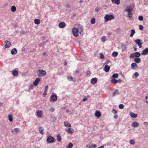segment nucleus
<instances>
[{
    "label": "nucleus",
    "mask_w": 148,
    "mask_h": 148,
    "mask_svg": "<svg viewBox=\"0 0 148 148\" xmlns=\"http://www.w3.org/2000/svg\"><path fill=\"white\" fill-rule=\"evenodd\" d=\"M79 73V71L77 70H76L75 71V75H78Z\"/></svg>",
    "instance_id": "obj_61"
},
{
    "label": "nucleus",
    "mask_w": 148,
    "mask_h": 148,
    "mask_svg": "<svg viewBox=\"0 0 148 148\" xmlns=\"http://www.w3.org/2000/svg\"><path fill=\"white\" fill-rule=\"evenodd\" d=\"M134 75L135 76L137 77L139 75V74L138 72H136L134 73Z\"/></svg>",
    "instance_id": "obj_59"
},
{
    "label": "nucleus",
    "mask_w": 148,
    "mask_h": 148,
    "mask_svg": "<svg viewBox=\"0 0 148 148\" xmlns=\"http://www.w3.org/2000/svg\"><path fill=\"white\" fill-rule=\"evenodd\" d=\"M131 67L132 69H136L137 68V65L136 63H132L131 64Z\"/></svg>",
    "instance_id": "obj_15"
},
{
    "label": "nucleus",
    "mask_w": 148,
    "mask_h": 148,
    "mask_svg": "<svg viewBox=\"0 0 148 148\" xmlns=\"http://www.w3.org/2000/svg\"><path fill=\"white\" fill-rule=\"evenodd\" d=\"M16 8L15 6H12L11 8V10L12 12H14L16 11Z\"/></svg>",
    "instance_id": "obj_35"
},
{
    "label": "nucleus",
    "mask_w": 148,
    "mask_h": 148,
    "mask_svg": "<svg viewBox=\"0 0 148 148\" xmlns=\"http://www.w3.org/2000/svg\"><path fill=\"white\" fill-rule=\"evenodd\" d=\"M36 115L38 118H41L43 115V112L41 110H38L36 113Z\"/></svg>",
    "instance_id": "obj_7"
},
{
    "label": "nucleus",
    "mask_w": 148,
    "mask_h": 148,
    "mask_svg": "<svg viewBox=\"0 0 148 148\" xmlns=\"http://www.w3.org/2000/svg\"><path fill=\"white\" fill-rule=\"evenodd\" d=\"M134 61L136 63H139L141 62V59L140 58H136L134 59Z\"/></svg>",
    "instance_id": "obj_29"
},
{
    "label": "nucleus",
    "mask_w": 148,
    "mask_h": 148,
    "mask_svg": "<svg viewBox=\"0 0 148 148\" xmlns=\"http://www.w3.org/2000/svg\"><path fill=\"white\" fill-rule=\"evenodd\" d=\"M122 51H124V50H125L126 47L125 45H123L122 47Z\"/></svg>",
    "instance_id": "obj_51"
},
{
    "label": "nucleus",
    "mask_w": 148,
    "mask_h": 148,
    "mask_svg": "<svg viewBox=\"0 0 148 148\" xmlns=\"http://www.w3.org/2000/svg\"><path fill=\"white\" fill-rule=\"evenodd\" d=\"M13 116L12 114H9L8 116V120L10 122H12L13 121Z\"/></svg>",
    "instance_id": "obj_24"
},
{
    "label": "nucleus",
    "mask_w": 148,
    "mask_h": 148,
    "mask_svg": "<svg viewBox=\"0 0 148 148\" xmlns=\"http://www.w3.org/2000/svg\"><path fill=\"white\" fill-rule=\"evenodd\" d=\"M140 54L138 52H136L135 53V56L137 58L140 56Z\"/></svg>",
    "instance_id": "obj_40"
},
{
    "label": "nucleus",
    "mask_w": 148,
    "mask_h": 148,
    "mask_svg": "<svg viewBox=\"0 0 148 148\" xmlns=\"http://www.w3.org/2000/svg\"><path fill=\"white\" fill-rule=\"evenodd\" d=\"M110 67L108 65H106L104 68V71L106 72H108L110 69Z\"/></svg>",
    "instance_id": "obj_23"
},
{
    "label": "nucleus",
    "mask_w": 148,
    "mask_h": 148,
    "mask_svg": "<svg viewBox=\"0 0 148 148\" xmlns=\"http://www.w3.org/2000/svg\"><path fill=\"white\" fill-rule=\"evenodd\" d=\"M138 19L140 21H142L143 20V18L142 16H140L138 17Z\"/></svg>",
    "instance_id": "obj_48"
},
{
    "label": "nucleus",
    "mask_w": 148,
    "mask_h": 148,
    "mask_svg": "<svg viewBox=\"0 0 148 148\" xmlns=\"http://www.w3.org/2000/svg\"><path fill=\"white\" fill-rule=\"evenodd\" d=\"M26 33H27V32L24 31H22L20 32V34H26Z\"/></svg>",
    "instance_id": "obj_57"
},
{
    "label": "nucleus",
    "mask_w": 148,
    "mask_h": 148,
    "mask_svg": "<svg viewBox=\"0 0 148 148\" xmlns=\"http://www.w3.org/2000/svg\"><path fill=\"white\" fill-rule=\"evenodd\" d=\"M118 116L117 115H115L114 116V118L116 119L118 118Z\"/></svg>",
    "instance_id": "obj_62"
},
{
    "label": "nucleus",
    "mask_w": 148,
    "mask_h": 148,
    "mask_svg": "<svg viewBox=\"0 0 148 148\" xmlns=\"http://www.w3.org/2000/svg\"><path fill=\"white\" fill-rule=\"evenodd\" d=\"M64 126L66 127H71V125L67 121H65L64 122Z\"/></svg>",
    "instance_id": "obj_22"
},
{
    "label": "nucleus",
    "mask_w": 148,
    "mask_h": 148,
    "mask_svg": "<svg viewBox=\"0 0 148 148\" xmlns=\"http://www.w3.org/2000/svg\"><path fill=\"white\" fill-rule=\"evenodd\" d=\"M135 56V54H134V53H131L130 54V58H134Z\"/></svg>",
    "instance_id": "obj_53"
},
{
    "label": "nucleus",
    "mask_w": 148,
    "mask_h": 148,
    "mask_svg": "<svg viewBox=\"0 0 148 148\" xmlns=\"http://www.w3.org/2000/svg\"><path fill=\"white\" fill-rule=\"evenodd\" d=\"M73 146V145L71 143H69L68 145L66 146V148H72Z\"/></svg>",
    "instance_id": "obj_33"
},
{
    "label": "nucleus",
    "mask_w": 148,
    "mask_h": 148,
    "mask_svg": "<svg viewBox=\"0 0 148 148\" xmlns=\"http://www.w3.org/2000/svg\"><path fill=\"white\" fill-rule=\"evenodd\" d=\"M99 57L101 59H103L104 58V56L101 53L99 54Z\"/></svg>",
    "instance_id": "obj_42"
},
{
    "label": "nucleus",
    "mask_w": 148,
    "mask_h": 148,
    "mask_svg": "<svg viewBox=\"0 0 148 148\" xmlns=\"http://www.w3.org/2000/svg\"><path fill=\"white\" fill-rule=\"evenodd\" d=\"M119 94L120 93L119 91L117 89H116L115 90V92H113V94L112 96L113 97H115L119 95Z\"/></svg>",
    "instance_id": "obj_27"
},
{
    "label": "nucleus",
    "mask_w": 148,
    "mask_h": 148,
    "mask_svg": "<svg viewBox=\"0 0 148 148\" xmlns=\"http://www.w3.org/2000/svg\"><path fill=\"white\" fill-rule=\"evenodd\" d=\"M51 101H56L57 99V97L56 95H52L51 97Z\"/></svg>",
    "instance_id": "obj_9"
},
{
    "label": "nucleus",
    "mask_w": 148,
    "mask_h": 148,
    "mask_svg": "<svg viewBox=\"0 0 148 148\" xmlns=\"http://www.w3.org/2000/svg\"><path fill=\"white\" fill-rule=\"evenodd\" d=\"M124 105L122 104H120L119 106V108L120 109H123L124 108Z\"/></svg>",
    "instance_id": "obj_44"
},
{
    "label": "nucleus",
    "mask_w": 148,
    "mask_h": 148,
    "mask_svg": "<svg viewBox=\"0 0 148 148\" xmlns=\"http://www.w3.org/2000/svg\"><path fill=\"white\" fill-rule=\"evenodd\" d=\"M134 5L133 4L128 5L126 7L125 11L127 12L128 13L132 12L134 8Z\"/></svg>",
    "instance_id": "obj_2"
},
{
    "label": "nucleus",
    "mask_w": 148,
    "mask_h": 148,
    "mask_svg": "<svg viewBox=\"0 0 148 148\" xmlns=\"http://www.w3.org/2000/svg\"><path fill=\"white\" fill-rule=\"evenodd\" d=\"M111 82L112 84H116L118 82V81L115 78H112L111 79Z\"/></svg>",
    "instance_id": "obj_28"
},
{
    "label": "nucleus",
    "mask_w": 148,
    "mask_h": 148,
    "mask_svg": "<svg viewBox=\"0 0 148 148\" xmlns=\"http://www.w3.org/2000/svg\"><path fill=\"white\" fill-rule=\"evenodd\" d=\"M112 112L113 113L115 114L117 113V111L115 109H113L112 110Z\"/></svg>",
    "instance_id": "obj_55"
},
{
    "label": "nucleus",
    "mask_w": 148,
    "mask_h": 148,
    "mask_svg": "<svg viewBox=\"0 0 148 148\" xmlns=\"http://www.w3.org/2000/svg\"><path fill=\"white\" fill-rule=\"evenodd\" d=\"M57 140L58 142H60L61 140V138L59 134H57L56 135Z\"/></svg>",
    "instance_id": "obj_31"
},
{
    "label": "nucleus",
    "mask_w": 148,
    "mask_h": 148,
    "mask_svg": "<svg viewBox=\"0 0 148 148\" xmlns=\"http://www.w3.org/2000/svg\"><path fill=\"white\" fill-rule=\"evenodd\" d=\"M38 75V77H43L46 74V72L42 69H40L37 71Z\"/></svg>",
    "instance_id": "obj_4"
},
{
    "label": "nucleus",
    "mask_w": 148,
    "mask_h": 148,
    "mask_svg": "<svg viewBox=\"0 0 148 148\" xmlns=\"http://www.w3.org/2000/svg\"><path fill=\"white\" fill-rule=\"evenodd\" d=\"M47 142L49 144L52 143L55 141L54 138L52 136H49L47 139Z\"/></svg>",
    "instance_id": "obj_5"
},
{
    "label": "nucleus",
    "mask_w": 148,
    "mask_h": 148,
    "mask_svg": "<svg viewBox=\"0 0 148 148\" xmlns=\"http://www.w3.org/2000/svg\"><path fill=\"white\" fill-rule=\"evenodd\" d=\"M11 45V42L7 40H5V48H9Z\"/></svg>",
    "instance_id": "obj_8"
},
{
    "label": "nucleus",
    "mask_w": 148,
    "mask_h": 148,
    "mask_svg": "<svg viewBox=\"0 0 148 148\" xmlns=\"http://www.w3.org/2000/svg\"><path fill=\"white\" fill-rule=\"evenodd\" d=\"M12 74L13 76H16L18 75V72L16 70H14L12 71Z\"/></svg>",
    "instance_id": "obj_17"
},
{
    "label": "nucleus",
    "mask_w": 148,
    "mask_h": 148,
    "mask_svg": "<svg viewBox=\"0 0 148 148\" xmlns=\"http://www.w3.org/2000/svg\"><path fill=\"white\" fill-rule=\"evenodd\" d=\"M118 82L119 83H121L122 82V80L121 79H119L118 80Z\"/></svg>",
    "instance_id": "obj_63"
},
{
    "label": "nucleus",
    "mask_w": 148,
    "mask_h": 148,
    "mask_svg": "<svg viewBox=\"0 0 148 148\" xmlns=\"http://www.w3.org/2000/svg\"><path fill=\"white\" fill-rule=\"evenodd\" d=\"M95 22V18H92L91 21V23L92 24H94Z\"/></svg>",
    "instance_id": "obj_38"
},
{
    "label": "nucleus",
    "mask_w": 148,
    "mask_h": 148,
    "mask_svg": "<svg viewBox=\"0 0 148 148\" xmlns=\"http://www.w3.org/2000/svg\"><path fill=\"white\" fill-rule=\"evenodd\" d=\"M145 101L146 103H148V96H147L146 97Z\"/></svg>",
    "instance_id": "obj_58"
},
{
    "label": "nucleus",
    "mask_w": 148,
    "mask_h": 148,
    "mask_svg": "<svg viewBox=\"0 0 148 148\" xmlns=\"http://www.w3.org/2000/svg\"><path fill=\"white\" fill-rule=\"evenodd\" d=\"M118 55V53L116 51L114 52L112 54V56L113 57H115L117 56Z\"/></svg>",
    "instance_id": "obj_34"
},
{
    "label": "nucleus",
    "mask_w": 148,
    "mask_h": 148,
    "mask_svg": "<svg viewBox=\"0 0 148 148\" xmlns=\"http://www.w3.org/2000/svg\"><path fill=\"white\" fill-rule=\"evenodd\" d=\"M132 12H130L128 13V16L130 18H132L133 16V14L132 13Z\"/></svg>",
    "instance_id": "obj_43"
},
{
    "label": "nucleus",
    "mask_w": 148,
    "mask_h": 148,
    "mask_svg": "<svg viewBox=\"0 0 148 148\" xmlns=\"http://www.w3.org/2000/svg\"><path fill=\"white\" fill-rule=\"evenodd\" d=\"M34 22L35 24L39 25L40 23V21L39 19H36L34 20Z\"/></svg>",
    "instance_id": "obj_32"
},
{
    "label": "nucleus",
    "mask_w": 148,
    "mask_h": 148,
    "mask_svg": "<svg viewBox=\"0 0 148 148\" xmlns=\"http://www.w3.org/2000/svg\"><path fill=\"white\" fill-rule=\"evenodd\" d=\"M101 40H102V41L103 42H105L106 40V37L105 36H103L101 37Z\"/></svg>",
    "instance_id": "obj_41"
},
{
    "label": "nucleus",
    "mask_w": 148,
    "mask_h": 148,
    "mask_svg": "<svg viewBox=\"0 0 148 148\" xmlns=\"http://www.w3.org/2000/svg\"><path fill=\"white\" fill-rule=\"evenodd\" d=\"M130 115L133 118H136L137 116V114H134L131 112H130Z\"/></svg>",
    "instance_id": "obj_18"
},
{
    "label": "nucleus",
    "mask_w": 148,
    "mask_h": 148,
    "mask_svg": "<svg viewBox=\"0 0 148 148\" xmlns=\"http://www.w3.org/2000/svg\"><path fill=\"white\" fill-rule=\"evenodd\" d=\"M119 75L117 73L114 74L112 76V78H116L118 77Z\"/></svg>",
    "instance_id": "obj_36"
},
{
    "label": "nucleus",
    "mask_w": 148,
    "mask_h": 148,
    "mask_svg": "<svg viewBox=\"0 0 148 148\" xmlns=\"http://www.w3.org/2000/svg\"><path fill=\"white\" fill-rule=\"evenodd\" d=\"M67 78L69 81H73L74 82L76 81V79L75 78L72 77L71 76L68 77Z\"/></svg>",
    "instance_id": "obj_19"
},
{
    "label": "nucleus",
    "mask_w": 148,
    "mask_h": 148,
    "mask_svg": "<svg viewBox=\"0 0 148 148\" xmlns=\"http://www.w3.org/2000/svg\"><path fill=\"white\" fill-rule=\"evenodd\" d=\"M87 147L88 148H95L97 147L95 144H89L87 145Z\"/></svg>",
    "instance_id": "obj_25"
},
{
    "label": "nucleus",
    "mask_w": 148,
    "mask_h": 148,
    "mask_svg": "<svg viewBox=\"0 0 148 148\" xmlns=\"http://www.w3.org/2000/svg\"><path fill=\"white\" fill-rule=\"evenodd\" d=\"M109 62H110V60H108L104 63V65L105 66L107 65V64H108Z\"/></svg>",
    "instance_id": "obj_47"
},
{
    "label": "nucleus",
    "mask_w": 148,
    "mask_h": 148,
    "mask_svg": "<svg viewBox=\"0 0 148 148\" xmlns=\"http://www.w3.org/2000/svg\"><path fill=\"white\" fill-rule=\"evenodd\" d=\"M139 123L136 122H134L132 124V126L134 127H138L139 126Z\"/></svg>",
    "instance_id": "obj_20"
},
{
    "label": "nucleus",
    "mask_w": 148,
    "mask_h": 148,
    "mask_svg": "<svg viewBox=\"0 0 148 148\" xmlns=\"http://www.w3.org/2000/svg\"><path fill=\"white\" fill-rule=\"evenodd\" d=\"M95 116L98 118H99L101 116L100 112L98 110H96L95 113Z\"/></svg>",
    "instance_id": "obj_14"
},
{
    "label": "nucleus",
    "mask_w": 148,
    "mask_h": 148,
    "mask_svg": "<svg viewBox=\"0 0 148 148\" xmlns=\"http://www.w3.org/2000/svg\"><path fill=\"white\" fill-rule=\"evenodd\" d=\"M86 74L87 76H90L91 75V72L90 71H88L86 72Z\"/></svg>",
    "instance_id": "obj_49"
},
{
    "label": "nucleus",
    "mask_w": 148,
    "mask_h": 148,
    "mask_svg": "<svg viewBox=\"0 0 148 148\" xmlns=\"http://www.w3.org/2000/svg\"><path fill=\"white\" fill-rule=\"evenodd\" d=\"M112 3L117 5H119L120 3V0H111Z\"/></svg>",
    "instance_id": "obj_16"
},
{
    "label": "nucleus",
    "mask_w": 148,
    "mask_h": 148,
    "mask_svg": "<svg viewBox=\"0 0 148 148\" xmlns=\"http://www.w3.org/2000/svg\"><path fill=\"white\" fill-rule=\"evenodd\" d=\"M66 26V24L64 22H60L58 25L59 27L61 28L64 27Z\"/></svg>",
    "instance_id": "obj_10"
},
{
    "label": "nucleus",
    "mask_w": 148,
    "mask_h": 148,
    "mask_svg": "<svg viewBox=\"0 0 148 148\" xmlns=\"http://www.w3.org/2000/svg\"><path fill=\"white\" fill-rule=\"evenodd\" d=\"M40 81V79L38 78L36 79V80L33 82L34 85L35 86H37L38 85V83Z\"/></svg>",
    "instance_id": "obj_12"
},
{
    "label": "nucleus",
    "mask_w": 148,
    "mask_h": 148,
    "mask_svg": "<svg viewBox=\"0 0 148 148\" xmlns=\"http://www.w3.org/2000/svg\"><path fill=\"white\" fill-rule=\"evenodd\" d=\"M130 143L131 145H134L135 143V142L133 140H131L130 141Z\"/></svg>",
    "instance_id": "obj_50"
},
{
    "label": "nucleus",
    "mask_w": 148,
    "mask_h": 148,
    "mask_svg": "<svg viewBox=\"0 0 148 148\" xmlns=\"http://www.w3.org/2000/svg\"><path fill=\"white\" fill-rule=\"evenodd\" d=\"M55 109L52 108H51L49 110V111L52 112H54L55 111Z\"/></svg>",
    "instance_id": "obj_52"
},
{
    "label": "nucleus",
    "mask_w": 148,
    "mask_h": 148,
    "mask_svg": "<svg viewBox=\"0 0 148 148\" xmlns=\"http://www.w3.org/2000/svg\"><path fill=\"white\" fill-rule=\"evenodd\" d=\"M83 29L82 27H80L79 28L78 27V29L75 28H73L72 29V33L73 36L75 37H77L78 36V33L81 34L83 31Z\"/></svg>",
    "instance_id": "obj_1"
},
{
    "label": "nucleus",
    "mask_w": 148,
    "mask_h": 148,
    "mask_svg": "<svg viewBox=\"0 0 148 148\" xmlns=\"http://www.w3.org/2000/svg\"><path fill=\"white\" fill-rule=\"evenodd\" d=\"M97 82V78L96 77H95L92 78L90 80V83L92 84H95Z\"/></svg>",
    "instance_id": "obj_11"
},
{
    "label": "nucleus",
    "mask_w": 148,
    "mask_h": 148,
    "mask_svg": "<svg viewBox=\"0 0 148 148\" xmlns=\"http://www.w3.org/2000/svg\"><path fill=\"white\" fill-rule=\"evenodd\" d=\"M11 54L14 55L16 54L17 53V51L16 49L14 48L12 49L11 51Z\"/></svg>",
    "instance_id": "obj_21"
},
{
    "label": "nucleus",
    "mask_w": 148,
    "mask_h": 148,
    "mask_svg": "<svg viewBox=\"0 0 148 148\" xmlns=\"http://www.w3.org/2000/svg\"><path fill=\"white\" fill-rule=\"evenodd\" d=\"M148 53V48H146L145 49L143 50L141 54L143 55H145Z\"/></svg>",
    "instance_id": "obj_13"
},
{
    "label": "nucleus",
    "mask_w": 148,
    "mask_h": 148,
    "mask_svg": "<svg viewBox=\"0 0 148 148\" xmlns=\"http://www.w3.org/2000/svg\"><path fill=\"white\" fill-rule=\"evenodd\" d=\"M47 92L45 91L43 93V95H44L45 96L47 95Z\"/></svg>",
    "instance_id": "obj_64"
},
{
    "label": "nucleus",
    "mask_w": 148,
    "mask_h": 148,
    "mask_svg": "<svg viewBox=\"0 0 148 148\" xmlns=\"http://www.w3.org/2000/svg\"><path fill=\"white\" fill-rule=\"evenodd\" d=\"M20 131V129L18 128H15L14 130H12V133L14 134V132L16 133Z\"/></svg>",
    "instance_id": "obj_30"
},
{
    "label": "nucleus",
    "mask_w": 148,
    "mask_h": 148,
    "mask_svg": "<svg viewBox=\"0 0 148 148\" xmlns=\"http://www.w3.org/2000/svg\"><path fill=\"white\" fill-rule=\"evenodd\" d=\"M134 42L139 46L140 48L142 47V45L143 44V42L140 39H137L134 40Z\"/></svg>",
    "instance_id": "obj_6"
},
{
    "label": "nucleus",
    "mask_w": 148,
    "mask_h": 148,
    "mask_svg": "<svg viewBox=\"0 0 148 148\" xmlns=\"http://www.w3.org/2000/svg\"><path fill=\"white\" fill-rule=\"evenodd\" d=\"M139 29L141 30H143V27L141 25H139Z\"/></svg>",
    "instance_id": "obj_54"
},
{
    "label": "nucleus",
    "mask_w": 148,
    "mask_h": 148,
    "mask_svg": "<svg viewBox=\"0 0 148 148\" xmlns=\"http://www.w3.org/2000/svg\"><path fill=\"white\" fill-rule=\"evenodd\" d=\"M44 130L43 127L41 126L40 127H39L38 131H39V133L41 134H43V132Z\"/></svg>",
    "instance_id": "obj_26"
},
{
    "label": "nucleus",
    "mask_w": 148,
    "mask_h": 148,
    "mask_svg": "<svg viewBox=\"0 0 148 148\" xmlns=\"http://www.w3.org/2000/svg\"><path fill=\"white\" fill-rule=\"evenodd\" d=\"M48 89V86H45V91L47 92V90Z\"/></svg>",
    "instance_id": "obj_56"
},
{
    "label": "nucleus",
    "mask_w": 148,
    "mask_h": 148,
    "mask_svg": "<svg viewBox=\"0 0 148 148\" xmlns=\"http://www.w3.org/2000/svg\"><path fill=\"white\" fill-rule=\"evenodd\" d=\"M57 118H56L53 117H52L51 118V121L53 122H55L56 121Z\"/></svg>",
    "instance_id": "obj_45"
},
{
    "label": "nucleus",
    "mask_w": 148,
    "mask_h": 148,
    "mask_svg": "<svg viewBox=\"0 0 148 148\" xmlns=\"http://www.w3.org/2000/svg\"><path fill=\"white\" fill-rule=\"evenodd\" d=\"M67 132L71 134L73 132V130L71 128H69L68 129Z\"/></svg>",
    "instance_id": "obj_37"
},
{
    "label": "nucleus",
    "mask_w": 148,
    "mask_h": 148,
    "mask_svg": "<svg viewBox=\"0 0 148 148\" xmlns=\"http://www.w3.org/2000/svg\"><path fill=\"white\" fill-rule=\"evenodd\" d=\"M34 84H32L30 85L29 87V89L30 90L33 89L34 88Z\"/></svg>",
    "instance_id": "obj_46"
},
{
    "label": "nucleus",
    "mask_w": 148,
    "mask_h": 148,
    "mask_svg": "<svg viewBox=\"0 0 148 148\" xmlns=\"http://www.w3.org/2000/svg\"><path fill=\"white\" fill-rule=\"evenodd\" d=\"M114 17L112 15L106 14L104 16L105 22H106L114 19Z\"/></svg>",
    "instance_id": "obj_3"
},
{
    "label": "nucleus",
    "mask_w": 148,
    "mask_h": 148,
    "mask_svg": "<svg viewBox=\"0 0 148 148\" xmlns=\"http://www.w3.org/2000/svg\"><path fill=\"white\" fill-rule=\"evenodd\" d=\"M99 10H100V8H95V11L96 12H98L99 11Z\"/></svg>",
    "instance_id": "obj_60"
},
{
    "label": "nucleus",
    "mask_w": 148,
    "mask_h": 148,
    "mask_svg": "<svg viewBox=\"0 0 148 148\" xmlns=\"http://www.w3.org/2000/svg\"><path fill=\"white\" fill-rule=\"evenodd\" d=\"M131 34L130 35L131 37H132L134 35V33H135V30L134 29H132L131 30Z\"/></svg>",
    "instance_id": "obj_39"
}]
</instances>
